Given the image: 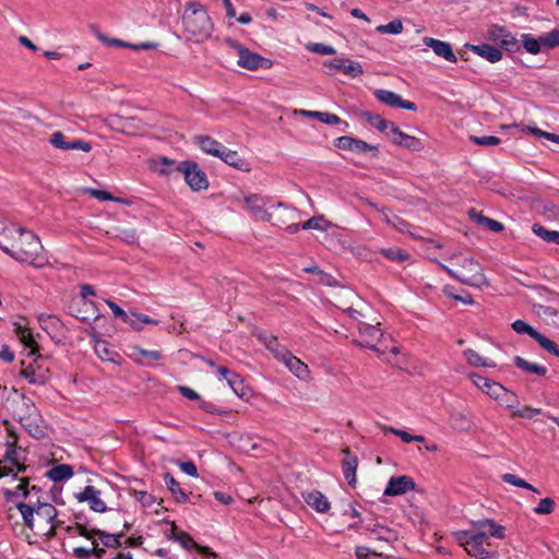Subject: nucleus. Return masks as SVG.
Returning a JSON list of instances; mask_svg holds the SVG:
<instances>
[{
    "label": "nucleus",
    "instance_id": "1",
    "mask_svg": "<svg viewBox=\"0 0 559 559\" xmlns=\"http://www.w3.org/2000/svg\"><path fill=\"white\" fill-rule=\"evenodd\" d=\"M0 249L14 260L40 267L47 262L40 239L32 230L15 224L7 226Z\"/></svg>",
    "mask_w": 559,
    "mask_h": 559
},
{
    "label": "nucleus",
    "instance_id": "2",
    "mask_svg": "<svg viewBox=\"0 0 559 559\" xmlns=\"http://www.w3.org/2000/svg\"><path fill=\"white\" fill-rule=\"evenodd\" d=\"M185 32L190 40L197 43L209 38L213 31V24L203 5L189 3L182 15Z\"/></svg>",
    "mask_w": 559,
    "mask_h": 559
},
{
    "label": "nucleus",
    "instance_id": "3",
    "mask_svg": "<svg viewBox=\"0 0 559 559\" xmlns=\"http://www.w3.org/2000/svg\"><path fill=\"white\" fill-rule=\"evenodd\" d=\"M451 259L456 260V265L460 266V270L451 269L442 263H439V265L452 278L459 281L463 285L477 288L488 284L483 272V267L475 259L464 255H454Z\"/></svg>",
    "mask_w": 559,
    "mask_h": 559
},
{
    "label": "nucleus",
    "instance_id": "4",
    "mask_svg": "<svg viewBox=\"0 0 559 559\" xmlns=\"http://www.w3.org/2000/svg\"><path fill=\"white\" fill-rule=\"evenodd\" d=\"M380 323L376 325L359 322L358 324V338L354 340V343L359 347L369 348L376 352L378 355H383L389 350L388 346L384 345L386 336L379 329ZM393 354H399V348L393 346L390 348Z\"/></svg>",
    "mask_w": 559,
    "mask_h": 559
},
{
    "label": "nucleus",
    "instance_id": "5",
    "mask_svg": "<svg viewBox=\"0 0 559 559\" xmlns=\"http://www.w3.org/2000/svg\"><path fill=\"white\" fill-rule=\"evenodd\" d=\"M455 539L472 557L487 559L490 555L485 548V545H490L487 542L488 536L485 532L461 531L455 534Z\"/></svg>",
    "mask_w": 559,
    "mask_h": 559
},
{
    "label": "nucleus",
    "instance_id": "6",
    "mask_svg": "<svg viewBox=\"0 0 559 559\" xmlns=\"http://www.w3.org/2000/svg\"><path fill=\"white\" fill-rule=\"evenodd\" d=\"M176 170L185 176V181L194 191L205 190L209 187L207 177L194 162L185 160L177 165Z\"/></svg>",
    "mask_w": 559,
    "mask_h": 559
},
{
    "label": "nucleus",
    "instance_id": "7",
    "mask_svg": "<svg viewBox=\"0 0 559 559\" xmlns=\"http://www.w3.org/2000/svg\"><path fill=\"white\" fill-rule=\"evenodd\" d=\"M323 67L326 69V74L333 75L335 71H341L349 78H357L362 74L364 70L359 62L349 60L344 57L334 58L323 62Z\"/></svg>",
    "mask_w": 559,
    "mask_h": 559
},
{
    "label": "nucleus",
    "instance_id": "8",
    "mask_svg": "<svg viewBox=\"0 0 559 559\" xmlns=\"http://www.w3.org/2000/svg\"><path fill=\"white\" fill-rule=\"evenodd\" d=\"M238 50H239L238 66L243 69H248V70L270 69L273 64L270 59L264 58L259 53L252 52L241 46H238Z\"/></svg>",
    "mask_w": 559,
    "mask_h": 559
},
{
    "label": "nucleus",
    "instance_id": "9",
    "mask_svg": "<svg viewBox=\"0 0 559 559\" xmlns=\"http://www.w3.org/2000/svg\"><path fill=\"white\" fill-rule=\"evenodd\" d=\"M336 146L342 150H347L356 153H370L374 157L379 154L377 146L368 144L367 142L355 139L349 135H343L336 139Z\"/></svg>",
    "mask_w": 559,
    "mask_h": 559
},
{
    "label": "nucleus",
    "instance_id": "10",
    "mask_svg": "<svg viewBox=\"0 0 559 559\" xmlns=\"http://www.w3.org/2000/svg\"><path fill=\"white\" fill-rule=\"evenodd\" d=\"M374 97L393 108H403L406 110H416V104L409 100H404L399 94L389 90H376Z\"/></svg>",
    "mask_w": 559,
    "mask_h": 559
},
{
    "label": "nucleus",
    "instance_id": "11",
    "mask_svg": "<svg viewBox=\"0 0 559 559\" xmlns=\"http://www.w3.org/2000/svg\"><path fill=\"white\" fill-rule=\"evenodd\" d=\"M416 487L415 481L412 477L406 475L393 476L389 479L388 485L384 489L385 496H401Z\"/></svg>",
    "mask_w": 559,
    "mask_h": 559
},
{
    "label": "nucleus",
    "instance_id": "12",
    "mask_svg": "<svg viewBox=\"0 0 559 559\" xmlns=\"http://www.w3.org/2000/svg\"><path fill=\"white\" fill-rule=\"evenodd\" d=\"M80 502H87L95 512L106 511V503L100 499V491L94 486H86L83 491L75 495Z\"/></svg>",
    "mask_w": 559,
    "mask_h": 559
},
{
    "label": "nucleus",
    "instance_id": "13",
    "mask_svg": "<svg viewBox=\"0 0 559 559\" xmlns=\"http://www.w3.org/2000/svg\"><path fill=\"white\" fill-rule=\"evenodd\" d=\"M243 202L255 219L263 222L271 219V214L265 210V201L262 197L250 194L245 198Z\"/></svg>",
    "mask_w": 559,
    "mask_h": 559
},
{
    "label": "nucleus",
    "instance_id": "14",
    "mask_svg": "<svg viewBox=\"0 0 559 559\" xmlns=\"http://www.w3.org/2000/svg\"><path fill=\"white\" fill-rule=\"evenodd\" d=\"M258 338L280 361H283L290 354V352L285 346L280 344L277 337L274 335H271L266 332H261L258 334Z\"/></svg>",
    "mask_w": 559,
    "mask_h": 559
},
{
    "label": "nucleus",
    "instance_id": "15",
    "mask_svg": "<svg viewBox=\"0 0 559 559\" xmlns=\"http://www.w3.org/2000/svg\"><path fill=\"white\" fill-rule=\"evenodd\" d=\"M423 41L427 47L431 48L437 56L449 62H456V56L449 43L432 37H424Z\"/></svg>",
    "mask_w": 559,
    "mask_h": 559
},
{
    "label": "nucleus",
    "instance_id": "16",
    "mask_svg": "<svg viewBox=\"0 0 559 559\" xmlns=\"http://www.w3.org/2000/svg\"><path fill=\"white\" fill-rule=\"evenodd\" d=\"M306 503L319 513H326L331 509L328 498L319 490H309L302 492Z\"/></svg>",
    "mask_w": 559,
    "mask_h": 559
},
{
    "label": "nucleus",
    "instance_id": "17",
    "mask_svg": "<svg viewBox=\"0 0 559 559\" xmlns=\"http://www.w3.org/2000/svg\"><path fill=\"white\" fill-rule=\"evenodd\" d=\"M344 459L342 461V468L345 479L348 485L354 487L356 485V471L358 467V457L349 451V449L343 450Z\"/></svg>",
    "mask_w": 559,
    "mask_h": 559
},
{
    "label": "nucleus",
    "instance_id": "18",
    "mask_svg": "<svg viewBox=\"0 0 559 559\" xmlns=\"http://www.w3.org/2000/svg\"><path fill=\"white\" fill-rule=\"evenodd\" d=\"M449 424L454 430L468 431L473 426V419L463 411L452 409L449 413Z\"/></svg>",
    "mask_w": 559,
    "mask_h": 559
},
{
    "label": "nucleus",
    "instance_id": "19",
    "mask_svg": "<svg viewBox=\"0 0 559 559\" xmlns=\"http://www.w3.org/2000/svg\"><path fill=\"white\" fill-rule=\"evenodd\" d=\"M465 47L469 49L471 51L475 52L476 55L485 58L491 63L498 62L502 58V52L500 49L490 46L488 44H481V45H472L466 44Z\"/></svg>",
    "mask_w": 559,
    "mask_h": 559
},
{
    "label": "nucleus",
    "instance_id": "20",
    "mask_svg": "<svg viewBox=\"0 0 559 559\" xmlns=\"http://www.w3.org/2000/svg\"><path fill=\"white\" fill-rule=\"evenodd\" d=\"M227 165L242 171H249V164L236 152L224 146L218 156Z\"/></svg>",
    "mask_w": 559,
    "mask_h": 559
},
{
    "label": "nucleus",
    "instance_id": "21",
    "mask_svg": "<svg viewBox=\"0 0 559 559\" xmlns=\"http://www.w3.org/2000/svg\"><path fill=\"white\" fill-rule=\"evenodd\" d=\"M175 542H178L182 548L189 550L191 548L197 549L198 552L211 556L213 559H217V555L211 550V548L206 546L198 545L193 538L186 532H179V534L175 537Z\"/></svg>",
    "mask_w": 559,
    "mask_h": 559
},
{
    "label": "nucleus",
    "instance_id": "22",
    "mask_svg": "<svg viewBox=\"0 0 559 559\" xmlns=\"http://www.w3.org/2000/svg\"><path fill=\"white\" fill-rule=\"evenodd\" d=\"M194 143L198 144L204 153L213 155L215 157L219 156L221 151L225 146L221 142L214 140L209 135L194 136Z\"/></svg>",
    "mask_w": 559,
    "mask_h": 559
},
{
    "label": "nucleus",
    "instance_id": "23",
    "mask_svg": "<svg viewBox=\"0 0 559 559\" xmlns=\"http://www.w3.org/2000/svg\"><path fill=\"white\" fill-rule=\"evenodd\" d=\"M130 357L139 362V364H145V362H148V361H157L159 359H162L163 355L159 350H148V349H143L139 346H132L130 347Z\"/></svg>",
    "mask_w": 559,
    "mask_h": 559
},
{
    "label": "nucleus",
    "instance_id": "24",
    "mask_svg": "<svg viewBox=\"0 0 559 559\" xmlns=\"http://www.w3.org/2000/svg\"><path fill=\"white\" fill-rule=\"evenodd\" d=\"M21 425L28 431V433L37 439L45 436V427L38 417H33L31 414L20 417Z\"/></svg>",
    "mask_w": 559,
    "mask_h": 559
},
{
    "label": "nucleus",
    "instance_id": "25",
    "mask_svg": "<svg viewBox=\"0 0 559 559\" xmlns=\"http://www.w3.org/2000/svg\"><path fill=\"white\" fill-rule=\"evenodd\" d=\"M361 523L364 524V527L378 540L390 542L395 538L394 532L386 526L379 523H365V520H361Z\"/></svg>",
    "mask_w": 559,
    "mask_h": 559
},
{
    "label": "nucleus",
    "instance_id": "26",
    "mask_svg": "<svg viewBox=\"0 0 559 559\" xmlns=\"http://www.w3.org/2000/svg\"><path fill=\"white\" fill-rule=\"evenodd\" d=\"M107 235L115 239H119L128 245H134L138 241V235L133 228H124L121 226H114L107 230Z\"/></svg>",
    "mask_w": 559,
    "mask_h": 559
},
{
    "label": "nucleus",
    "instance_id": "27",
    "mask_svg": "<svg viewBox=\"0 0 559 559\" xmlns=\"http://www.w3.org/2000/svg\"><path fill=\"white\" fill-rule=\"evenodd\" d=\"M282 362L299 379H306L309 374L308 366L292 353Z\"/></svg>",
    "mask_w": 559,
    "mask_h": 559
},
{
    "label": "nucleus",
    "instance_id": "28",
    "mask_svg": "<svg viewBox=\"0 0 559 559\" xmlns=\"http://www.w3.org/2000/svg\"><path fill=\"white\" fill-rule=\"evenodd\" d=\"M295 114L304 116V117L318 119L319 121L326 123V124H338L342 122L341 118L337 115L331 114V112L299 109V110H295Z\"/></svg>",
    "mask_w": 559,
    "mask_h": 559
},
{
    "label": "nucleus",
    "instance_id": "29",
    "mask_svg": "<svg viewBox=\"0 0 559 559\" xmlns=\"http://www.w3.org/2000/svg\"><path fill=\"white\" fill-rule=\"evenodd\" d=\"M469 216L473 219H475V222H477L480 226H483L491 231L500 233L503 230V225L500 222L489 218L487 216H484L483 214L477 213L476 210H474V209H472L469 211Z\"/></svg>",
    "mask_w": 559,
    "mask_h": 559
},
{
    "label": "nucleus",
    "instance_id": "30",
    "mask_svg": "<svg viewBox=\"0 0 559 559\" xmlns=\"http://www.w3.org/2000/svg\"><path fill=\"white\" fill-rule=\"evenodd\" d=\"M15 333L17 335V337L20 338V341L24 344V346L26 348H29V355H34L35 352L37 350V344L32 335V333L29 332V330L23 325H21L20 323H15Z\"/></svg>",
    "mask_w": 559,
    "mask_h": 559
},
{
    "label": "nucleus",
    "instance_id": "31",
    "mask_svg": "<svg viewBox=\"0 0 559 559\" xmlns=\"http://www.w3.org/2000/svg\"><path fill=\"white\" fill-rule=\"evenodd\" d=\"M73 476V469L70 465L60 464L53 466L47 472V477L55 483L67 480Z\"/></svg>",
    "mask_w": 559,
    "mask_h": 559
},
{
    "label": "nucleus",
    "instance_id": "32",
    "mask_svg": "<svg viewBox=\"0 0 559 559\" xmlns=\"http://www.w3.org/2000/svg\"><path fill=\"white\" fill-rule=\"evenodd\" d=\"M164 479L167 488L178 503H185L189 500L188 495L180 488L179 483L170 474H166Z\"/></svg>",
    "mask_w": 559,
    "mask_h": 559
},
{
    "label": "nucleus",
    "instance_id": "33",
    "mask_svg": "<svg viewBox=\"0 0 559 559\" xmlns=\"http://www.w3.org/2000/svg\"><path fill=\"white\" fill-rule=\"evenodd\" d=\"M474 525L478 526V527H487L489 535L492 537H496L499 539L504 538V532H506L504 526L497 524L491 519L479 520V521L475 522Z\"/></svg>",
    "mask_w": 559,
    "mask_h": 559
},
{
    "label": "nucleus",
    "instance_id": "34",
    "mask_svg": "<svg viewBox=\"0 0 559 559\" xmlns=\"http://www.w3.org/2000/svg\"><path fill=\"white\" fill-rule=\"evenodd\" d=\"M514 364L518 368L522 369L527 373H535L538 376H545L547 373V369L544 366L530 362L520 356L514 357Z\"/></svg>",
    "mask_w": 559,
    "mask_h": 559
},
{
    "label": "nucleus",
    "instance_id": "35",
    "mask_svg": "<svg viewBox=\"0 0 559 559\" xmlns=\"http://www.w3.org/2000/svg\"><path fill=\"white\" fill-rule=\"evenodd\" d=\"M36 515L44 520L47 524L56 522L57 509L50 503H39L35 508Z\"/></svg>",
    "mask_w": 559,
    "mask_h": 559
},
{
    "label": "nucleus",
    "instance_id": "36",
    "mask_svg": "<svg viewBox=\"0 0 559 559\" xmlns=\"http://www.w3.org/2000/svg\"><path fill=\"white\" fill-rule=\"evenodd\" d=\"M463 356L466 359V361L474 367H495V364L488 362L486 358L481 357L478 353H476L474 349H465L463 352Z\"/></svg>",
    "mask_w": 559,
    "mask_h": 559
},
{
    "label": "nucleus",
    "instance_id": "37",
    "mask_svg": "<svg viewBox=\"0 0 559 559\" xmlns=\"http://www.w3.org/2000/svg\"><path fill=\"white\" fill-rule=\"evenodd\" d=\"M533 233L547 242L559 245V233L556 230H548L539 224H534L532 227Z\"/></svg>",
    "mask_w": 559,
    "mask_h": 559
},
{
    "label": "nucleus",
    "instance_id": "38",
    "mask_svg": "<svg viewBox=\"0 0 559 559\" xmlns=\"http://www.w3.org/2000/svg\"><path fill=\"white\" fill-rule=\"evenodd\" d=\"M522 44L525 50L532 55H537L542 50L540 38H535L531 34H522Z\"/></svg>",
    "mask_w": 559,
    "mask_h": 559
},
{
    "label": "nucleus",
    "instance_id": "39",
    "mask_svg": "<svg viewBox=\"0 0 559 559\" xmlns=\"http://www.w3.org/2000/svg\"><path fill=\"white\" fill-rule=\"evenodd\" d=\"M16 508H17V510L20 511V513L22 515L24 524L28 528L33 530L34 528V514H36L35 513V508L29 506V504H26L24 502L17 503Z\"/></svg>",
    "mask_w": 559,
    "mask_h": 559
},
{
    "label": "nucleus",
    "instance_id": "40",
    "mask_svg": "<svg viewBox=\"0 0 559 559\" xmlns=\"http://www.w3.org/2000/svg\"><path fill=\"white\" fill-rule=\"evenodd\" d=\"M123 536V533L120 534H108L100 530L98 533H95V538L98 537L104 545V547L114 548L120 545V538Z\"/></svg>",
    "mask_w": 559,
    "mask_h": 559
},
{
    "label": "nucleus",
    "instance_id": "41",
    "mask_svg": "<svg viewBox=\"0 0 559 559\" xmlns=\"http://www.w3.org/2000/svg\"><path fill=\"white\" fill-rule=\"evenodd\" d=\"M501 479L507 484H510V485H513L516 487H521V488H525L531 491L539 493V490L536 489L533 485L528 484L523 478H520L514 474L506 473V474L501 475Z\"/></svg>",
    "mask_w": 559,
    "mask_h": 559
},
{
    "label": "nucleus",
    "instance_id": "42",
    "mask_svg": "<svg viewBox=\"0 0 559 559\" xmlns=\"http://www.w3.org/2000/svg\"><path fill=\"white\" fill-rule=\"evenodd\" d=\"M534 340L539 344L546 352L559 357V346L551 340L547 338L542 333H537Z\"/></svg>",
    "mask_w": 559,
    "mask_h": 559
},
{
    "label": "nucleus",
    "instance_id": "43",
    "mask_svg": "<svg viewBox=\"0 0 559 559\" xmlns=\"http://www.w3.org/2000/svg\"><path fill=\"white\" fill-rule=\"evenodd\" d=\"M381 254L389 260L397 261V262H404L409 258V254L406 253L401 248H386L380 250Z\"/></svg>",
    "mask_w": 559,
    "mask_h": 559
},
{
    "label": "nucleus",
    "instance_id": "44",
    "mask_svg": "<svg viewBox=\"0 0 559 559\" xmlns=\"http://www.w3.org/2000/svg\"><path fill=\"white\" fill-rule=\"evenodd\" d=\"M500 45L508 51H518L520 49L519 40L504 28L501 33Z\"/></svg>",
    "mask_w": 559,
    "mask_h": 559
},
{
    "label": "nucleus",
    "instance_id": "45",
    "mask_svg": "<svg viewBox=\"0 0 559 559\" xmlns=\"http://www.w3.org/2000/svg\"><path fill=\"white\" fill-rule=\"evenodd\" d=\"M95 352L102 360L115 362L114 356H116L117 354L109 348L106 342H97L95 345Z\"/></svg>",
    "mask_w": 559,
    "mask_h": 559
},
{
    "label": "nucleus",
    "instance_id": "46",
    "mask_svg": "<svg viewBox=\"0 0 559 559\" xmlns=\"http://www.w3.org/2000/svg\"><path fill=\"white\" fill-rule=\"evenodd\" d=\"M39 322L45 330L51 329V332H58L62 328V322L52 314H40Z\"/></svg>",
    "mask_w": 559,
    "mask_h": 559
},
{
    "label": "nucleus",
    "instance_id": "47",
    "mask_svg": "<svg viewBox=\"0 0 559 559\" xmlns=\"http://www.w3.org/2000/svg\"><path fill=\"white\" fill-rule=\"evenodd\" d=\"M368 121L376 128L378 129L379 131L381 132H385L388 134V132L391 131L392 129V126H394L395 123L392 122V121H389V120H385L383 118H381L379 115H369L368 116Z\"/></svg>",
    "mask_w": 559,
    "mask_h": 559
},
{
    "label": "nucleus",
    "instance_id": "48",
    "mask_svg": "<svg viewBox=\"0 0 559 559\" xmlns=\"http://www.w3.org/2000/svg\"><path fill=\"white\" fill-rule=\"evenodd\" d=\"M539 38L543 48H555L559 46V29H552L551 32L539 36Z\"/></svg>",
    "mask_w": 559,
    "mask_h": 559
},
{
    "label": "nucleus",
    "instance_id": "49",
    "mask_svg": "<svg viewBox=\"0 0 559 559\" xmlns=\"http://www.w3.org/2000/svg\"><path fill=\"white\" fill-rule=\"evenodd\" d=\"M20 376L28 381L31 384H44L45 377L40 373H37L32 367H27L21 370Z\"/></svg>",
    "mask_w": 559,
    "mask_h": 559
},
{
    "label": "nucleus",
    "instance_id": "50",
    "mask_svg": "<svg viewBox=\"0 0 559 559\" xmlns=\"http://www.w3.org/2000/svg\"><path fill=\"white\" fill-rule=\"evenodd\" d=\"M403 31V24L400 20H393L388 24H382L377 27L380 34H400Z\"/></svg>",
    "mask_w": 559,
    "mask_h": 559
},
{
    "label": "nucleus",
    "instance_id": "51",
    "mask_svg": "<svg viewBox=\"0 0 559 559\" xmlns=\"http://www.w3.org/2000/svg\"><path fill=\"white\" fill-rule=\"evenodd\" d=\"M226 382L237 396H245V388L242 384V379L240 378L239 374L234 372V374L230 376V378H228Z\"/></svg>",
    "mask_w": 559,
    "mask_h": 559
},
{
    "label": "nucleus",
    "instance_id": "52",
    "mask_svg": "<svg viewBox=\"0 0 559 559\" xmlns=\"http://www.w3.org/2000/svg\"><path fill=\"white\" fill-rule=\"evenodd\" d=\"M500 405L506 406L507 408L514 409L519 406L520 401L515 393L512 391L506 389L504 394L502 395L500 402Z\"/></svg>",
    "mask_w": 559,
    "mask_h": 559
},
{
    "label": "nucleus",
    "instance_id": "53",
    "mask_svg": "<svg viewBox=\"0 0 559 559\" xmlns=\"http://www.w3.org/2000/svg\"><path fill=\"white\" fill-rule=\"evenodd\" d=\"M133 497L144 508H152L154 506V503L156 502V498L152 493H148V492L142 491V490H134Z\"/></svg>",
    "mask_w": 559,
    "mask_h": 559
},
{
    "label": "nucleus",
    "instance_id": "54",
    "mask_svg": "<svg viewBox=\"0 0 559 559\" xmlns=\"http://www.w3.org/2000/svg\"><path fill=\"white\" fill-rule=\"evenodd\" d=\"M512 329L519 334H528L533 340L538 333L533 326L523 320H516L512 323Z\"/></svg>",
    "mask_w": 559,
    "mask_h": 559
},
{
    "label": "nucleus",
    "instance_id": "55",
    "mask_svg": "<svg viewBox=\"0 0 559 559\" xmlns=\"http://www.w3.org/2000/svg\"><path fill=\"white\" fill-rule=\"evenodd\" d=\"M555 500L551 498H544L539 501L538 506L534 508L536 514H550L555 510Z\"/></svg>",
    "mask_w": 559,
    "mask_h": 559
},
{
    "label": "nucleus",
    "instance_id": "56",
    "mask_svg": "<svg viewBox=\"0 0 559 559\" xmlns=\"http://www.w3.org/2000/svg\"><path fill=\"white\" fill-rule=\"evenodd\" d=\"M468 378L472 380V382L480 389L485 394L488 392V388L492 384L493 380L487 379L485 377H481L475 372H472L468 374Z\"/></svg>",
    "mask_w": 559,
    "mask_h": 559
},
{
    "label": "nucleus",
    "instance_id": "57",
    "mask_svg": "<svg viewBox=\"0 0 559 559\" xmlns=\"http://www.w3.org/2000/svg\"><path fill=\"white\" fill-rule=\"evenodd\" d=\"M469 139L475 144L483 145V146H493V145H498L501 142L500 138L495 136V135H485V136L471 135Z\"/></svg>",
    "mask_w": 559,
    "mask_h": 559
},
{
    "label": "nucleus",
    "instance_id": "58",
    "mask_svg": "<svg viewBox=\"0 0 559 559\" xmlns=\"http://www.w3.org/2000/svg\"><path fill=\"white\" fill-rule=\"evenodd\" d=\"M537 313L539 317L546 319V320H551L554 323H556V318H559V311L554 308V307H550V306H543V305H539L537 306Z\"/></svg>",
    "mask_w": 559,
    "mask_h": 559
},
{
    "label": "nucleus",
    "instance_id": "59",
    "mask_svg": "<svg viewBox=\"0 0 559 559\" xmlns=\"http://www.w3.org/2000/svg\"><path fill=\"white\" fill-rule=\"evenodd\" d=\"M307 49L311 52L320 53V55H334L336 50L334 47L321 44V43H311L307 45Z\"/></svg>",
    "mask_w": 559,
    "mask_h": 559
},
{
    "label": "nucleus",
    "instance_id": "60",
    "mask_svg": "<svg viewBox=\"0 0 559 559\" xmlns=\"http://www.w3.org/2000/svg\"><path fill=\"white\" fill-rule=\"evenodd\" d=\"M73 527H74V533H78L80 536H83L90 540H94L95 538V533H98V530L97 528H87L86 525L80 523V522H75L73 524Z\"/></svg>",
    "mask_w": 559,
    "mask_h": 559
},
{
    "label": "nucleus",
    "instance_id": "61",
    "mask_svg": "<svg viewBox=\"0 0 559 559\" xmlns=\"http://www.w3.org/2000/svg\"><path fill=\"white\" fill-rule=\"evenodd\" d=\"M407 135L408 134L400 130V128L396 124L392 126L391 131L388 132L390 141L397 146H402L404 139L407 138Z\"/></svg>",
    "mask_w": 559,
    "mask_h": 559
},
{
    "label": "nucleus",
    "instance_id": "62",
    "mask_svg": "<svg viewBox=\"0 0 559 559\" xmlns=\"http://www.w3.org/2000/svg\"><path fill=\"white\" fill-rule=\"evenodd\" d=\"M542 414L540 408H534L531 406H524L521 409H515L512 412V417L527 418L531 419L535 415Z\"/></svg>",
    "mask_w": 559,
    "mask_h": 559
},
{
    "label": "nucleus",
    "instance_id": "63",
    "mask_svg": "<svg viewBox=\"0 0 559 559\" xmlns=\"http://www.w3.org/2000/svg\"><path fill=\"white\" fill-rule=\"evenodd\" d=\"M402 146L412 152H420L424 148L423 142L409 134L404 139Z\"/></svg>",
    "mask_w": 559,
    "mask_h": 559
},
{
    "label": "nucleus",
    "instance_id": "64",
    "mask_svg": "<svg viewBox=\"0 0 559 559\" xmlns=\"http://www.w3.org/2000/svg\"><path fill=\"white\" fill-rule=\"evenodd\" d=\"M49 143L56 147L67 151L68 141H66L64 134L61 131H56L50 135Z\"/></svg>",
    "mask_w": 559,
    "mask_h": 559
}]
</instances>
